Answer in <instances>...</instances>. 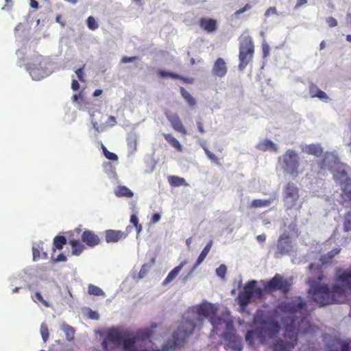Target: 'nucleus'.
Wrapping results in <instances>:
<instances>
[{
	"label": "nucleus",
	"mask_w": 351,
	"mask_h": 351,
	"mask_svg": "<svg viewBox=\"0 0 351 351\" xmlns=\"http://www.w3.org/2000/svg\"><path fill=\"white\" fill-rule=\"evenodd\" d=\"M218 307L212 303L204 302L189 308L183 315L182 321L185 326L193 325L195 328L208 319L213 326L211 335H218L224 341L226 350L241 351V339L235 335L233 322L229 311L218 315Z\"/></svg>",
	"instance_id": "f257e3e1"
},
{
	"label": "nucleus",
	"mask_w": 351,
	"mask_h": 351,
	"mask_svg": "<svg viewBox=\"0 0 351 351\" xmlns=\"http://www.w3.org/2000/svg\"><path fill=\"white\" fill-rule=\"evenodd\" d=\"M340 250V248H335L326 255L321 256L318 263H313L308 265L309 271L312 274L315 273V276L308 279L310 287L308 293L311 298L321 306L333 302H342L344 300V295L348 291H351V267L337 276L336 283L331 289L320 283L324 278L322 267L328 264Z\"/></svg>",
	"instance_id": "f03ea898"
},
{
	"label": "nucleus",
	"mask_w": 351,
	"mask_h": 351,
	"mask_svg": "<svg viewBox=\"0 0 351 351\" xmlns=\"http://www.w3.org/2000/svg\"><path fill=\"white\" fill-rule=\"evenodd\" d=\"M276 313L284 326V337L288 346H295L298 332H311V326L307 319L308 311L301 298H295L282 302L278 306Z\"/></svg>",
	"instance_id": "7ed1b4c3"
},
{
	"label": "nucleus",
	"mask_w": 351,
	"mask_h": 351,
	"mask_svg": "<svg viewBox=\"0 0 351 351\" xmlns=\"http://www.w3.org/2000/svg\"><path fill=\"white\" fill-rule=\"evenodd\" d=\"M322 169H328L335 182L341 184L340 192L336 191L334 198L339 204L348 206L347 201L351 200V179L348 177V167L340 162L336 151L326 152L321 164Z\"/></svg>",
	"instance_id": "20e7f679"
},
{
	"label": "nucleus",
	"mask_w": 351,
	"mask_h": 351,
	"mask_svg": "<svg viewBox=\"0 0 351 351\" xmlns=\"http://www.w3.org/2000/svg\"><path fill=\"white\" fill-rule=\"evenodd\" d=\"M152 335V332L149 328H145L138 330L136 335L131 332H121L115 328L109 329L106 336L105 337L101 346L104 351H109L113 348H121L125 351V337L131 335L134 337L135 344L138 348H143L140 344V341L149 339Z\"/></svg>",
	"instance_id": "39448f33"
},
{
	"label": "nucleus",
	"mask_w": 351,
	"mask_h": 351,
	"mask_svg": "<svg viewBox=\"0 0 351 351\" xmlns=\"http://www.w3.org/2000/svg\"><path fill=\"white\" fill-rule=\"evenodd\" d=\"M256 285V280H250L245 285L239 293L237 299L242 311H244L250 302L262 297L263 289L258 287Z\"/></svg>",
	"instance_id": "423d86ee"
},
{
	"label": "nucleus",
	"mask_w": 351,
	"mask_h": 351,
	"mask_svg": "<svg viewBox=\"0 0 351 351\" xmlns=\"http://www.w3.org/2000/svg\"><path fill=\"white\" fill-rule=\"evenodd\" d=\"M26 70L34 80H40L52 73L51 65L43 57L38 56L26 66Z\"/></svg>",
	"instance_id": "0eeeda50"
},
{
	"label": "nucleus",
	"mask_w": 351,
	"mask_h": 351,
	"mask_svg": "<svg viewBox=\"0 0 351 351\" xmlns=\"http://www.w3.org/2000/svg\"><path fill=\"white\" fill-rule=\"evenodd\" d=\"M279 164L283 170L291 175H297L300 167V156L294 149H287L285 153L279 158Z\"/></svg>",
	"instance_id": "6e6552de"
},
{
	"label": "nucleus",
	"mask_w": 351,
	"mask_h": 351,
	"mask_svg": "<svg viewBox=\"0 0 351 351\" xmlns=\"http://www.w3.org/2000/svg\"><path fill=\"white\" fill-rule=\"evenodd\" d=\"M254 53V44L250 36H245L241 38L239 48V69L243 71L247 64L252 60Z\"/></svg>",
	"instance_id": "1a4fd4ad"
},
{
	"label": "nucleus",
	"mask_w": 351,
	"mask_h": 351,
	"mask_svg": "<svg viewBox=\"0 0 351 351\" xmlns=\"http://www.w3.org/2000/svg\"><path fill=\"white\" fill-rule=\"evenodd\" d=\"M299 189L293 183H289L285 191L284 201L287 208L290 209L296 205L299 198Z\"/></svg>",
	"instance_id": "9d476101"
},
{
	"label": "nucleus",
	"mask_w": 351,
	"mask_h": 351,
	"mask_svg": "<svg viewBox=\"0 0 351 351\" xmlns=\"http://www.w3.org/2000/svg\"><path fill=\"white\" fill-rule=\"evenodd\" d=\"M290 284L287 279L283 278L280 275L276 274L265 285V289L269 291L280 289L285 293L289 290Z\"/></svg>",
	"instance_id": "9b49d317"
},
{
	"label": "nucleus",
	"mask_w": 351,
	"mask_h": 351,
	"mask_svg": "<svg viewBox=\"0 0 351 351\" xmlns=\"http://www.w3.org/2000/svg\"><path fill=\"white\" fill-rule=\"evenodd\" d=\"M258 330L260 337H272L280 331V326L274 320L263 321L261 322Z\"/></svg>",
	"instance_id": "f8f14e48"
},
{
	"label": "nucleus",
	"mask_w": 351,
	"mask_h": 351,
	"mask_svg": "<svg viewBox=\"0 0 351 351\" xmlns=\"http://www.w3.org/2000/svg\"><path fill=\"white\" fill-rule=\"evenodd\" d=\"M292 250L290 237L285 234L280 236L277 243L276 257L289 254Z\"/></svg>",
	"instance_id": "ddd939ff"
},
{
	"label": "nucleus",
	"mask_w": 351,
	"mask_h": 351,
	"mask_svg": "<svg viewBox=\"0 0 351 351\" xmlns=\"http://www.w3.org/2000/svg\"><path fill=\"white\" fill-rule=\"evenodd\" d=\"M227 71L228 68L224 60L221 58H217L212 69L213 73L219 77H223L226 75Z\"/></svg>",
	"instance_id": "4468645a"
},
{
	"label": "nucleus",
	"mask_w": 351,
	"mask_h": 351,
	"mask_svg": "<svg viewBox=\"0 0 351 351\" xmlns=\"http://www.w3.org/2000/svg\"><path fill=\"white\" fill-rule=\"evenodd\" d=\"M106 241L107 243H117L122 239L126 237L121 230H108L105 232Z\"/></svg>",
	"instance_id": "2eb2a0df"
},
{
	"label": "nucleus",
	"mask_w": 351,
	"mask_h": 351,
	"mask_svg": "<svg viewBox=\"0 0 351 351\" xmlns=\"http://www.w3.org/2000/svg\"><path fill=\"white\" fill-rule=\"evenodd\" d=\"M302 150L304 153L319 157L323 153V148L319 143H313L302 146Z\"/></svg>",
	"instance_id": "dca6fc26"
},
{
	"label": "nucleus",
	"mask_w": 351,
	"mask_h": 351,
	"mask_svg": "<svg viewBox=\"0 0 351 351\" xmlns=\"http://www.w3.org/2000/svg\"><path fill=\"white\" fill-rule=\"evenodd\" d=\"M82 239L86 245L90 247L95 246L99 243V239L93 232L86 230L82 235Z\"/></svg>",
	"instance_id": "f3484780"
},
{
	"label": "nucleus",
	"mask_w": 351,
	"mask_h": 351,
	"mask_svg": "<svg viewBox=\"0 0 351 351\" xmlns=\"http://www.w3.org/2000/svg\"><path fill=\"white\" fill-rule=\"evenodd\" d=\"M256 148L263 152H277L278 151V145L269 139H265L259 142L256 145Z\"/></svg>",
	"instance_id": "a211bd4d"
},
{
	"label": "nucleus",
	"mask_w": 351,
	"mask_h": 351,
	"mask_svg": "<svg viewBox=\"0 0 351 351\" xmlns=\"http://www.w3.org/2000/svg\"><path fill=\"white\" fill-rule=\"evenodd\" d=\"M167 119L171 123L172 127L176 131L181 132L184 134H186V131L184 128L180 118L176 114H167Z\"/></svg>",
	"instance_id": "6ab92c4d"
},
{
	"label": "nucleus",
	"mask_w": 351,
	"mask_h": 351,
	"mask_svg": "<svg viewBox=\"0 0 351 351\" xmlns=\"http://www.w3.org/2000/svg\"><path fill=\"white\" fill-rule=\"evenodd\" d=\"M309 93L313 98L317 97L319 100L324 102H328L329 101V97L327 94L319 89L317 86L314 84H311L309 86Z\"/></svg>",
	"instance_id": "aec40b11"
},
{
	"label": "nucleus",
	"mask_w": 351,
	"mask_h": 351,
	"mask_svg": "<svg viewBox=\"0 0 351 351\" xmlns=\"http://www.w3.org/2000/svg\"><path fill=\"white\" fill-rule=\"evenodd\" d=\"M186 261H183L179 265L174 267L168 274L162 282L163 286H166L171 282L179 274L184 266L186 264Z\"/></svg>",
	"instance_id": "412c9836"
},
{
	"label": "nucleus",
	"mask_w": 351,
	"mask_h": 351,
	"mask_svg": "<svg viewBox=\"0 0 351 351\" xmlns=\"http://www.w3.org/2000/svg\"><path fill=\"white\" fill-rule=\"evenodd\" d=\"M213 242V240H210L209 243L204 247L199 256H198L195 265L193 267L192 271H194L195 269L203 263L212 247Z\"/></svg>",
	"instance_id": "4be33fe9"
},
{
	"label": "nucleus",
	"mask_w": 351,
	"mask_h": 351,
	"mask_svg": "<svg viewBox=\"0 0 351 351\" xmlns=\"http://www.w3.org/2000/svg\"><path fill=\"white\" fill-rule=\"evenodd\" d=\"M199 25L208 32H213L217 28L216 21L212 19H202L200 20Z\"/></svg>",
	"instance_id": "5701e85b"
},
{
	"label": "nucleus",
	"mask_w": 351,
	"mask_h": 351,
	"mask_svg": "<svg viewBox=\"0 0 351 351\" xmlns=\"http://www.w3.org/2000/svg\"><path fill=\"white\" fill-rule=\"evenodd\" d=\"M276 199V197H270L267 199H254L251 202L250 206L252 208H261V207H268L271 205V204Z\"/></svg>",
	"instance_id": "b1692460"
},
{
	"label": "nucleus",
	"mask_w": 351,
	"mask_h": 351,
	"mask_svg": "<svg viewBox=\"0 0 351 351\" xmlns=\"http://www.w3.org/2000/svg\"><path fill=\"white\" fill-rule=\"evenodd\" d=\"M60 330L64 333L66 339L71 341L74 339L75 329L69 324L64 323L60 326Z\"/></svg>",
	"instance_id": "393cba45"
},
{
	"label": "nucleus",
	"mask_w": 351,
	"mask_h": 351,
	"mask_svg": "<svg viewBox=\"0 0 351 351\" xmlns=\"http://www.w3.org/2000/svg\"><path fill=\"white\" fill-rule=\"evenodd\" d=\"M114 194L117 197H131L134 195L133 192L125 186H118L114 191Z\"/></svg>",
	"instance_id": "a878e982"
},
{
	"label": "nucleus",
	"mask_w": 351,
	"mask_h": 351,
	"mask_svg": "<svg viewBox=\"0 0 351 351\" xmlns=\"http://www.w3.org/2000/svg\"><path fill=\"white\" fill-rule=\"evenodd\" d=\"M69 243L71 245L72 254L73 255L78 256L82 252L84 245L80 241L71 240Z\"/></svg>",
	"instance_id": "bb28decb"
},
{
	"label": "nucleus",
	"mask_w": 351,
	"mask_h": 351,
	"mask_svg": "<svg viewBox=\"0 0 351 351\" xmlns=\"http://www.w3.org/2000/svg\"><path fill=\"white\" fill-rule=\"evenodd\" d=\"M163 135L165 139L169 142L172 147L180 152H182V146L176 138H174L171 134H164Z\"/></svg>",
	"instance_id": "cd10ccee"
},
{
	"label": "nucleus",
	"mask_w": 351,
	"mask_h": 351,
	"mask_svg": "<svg viewBox=\"0 0 351 351\" xmlns=\"http://www.w3.org/2000/svg\"><path fill=\"white\" fill-rule=\"evenodd\" d=\"M31 298L36 304H38V302H40L45 307L49 308L51 306V304L49 302H47L46 300H45L43 296L42 295V294L38 291H36L34 294H32L31 295Z\"/></svg>",
	"instance_id": "c85d7f7f"
},
{
	"label": "nucleus",
	"mask_w": 351,
	"mask_h": 351,
	"mask_svg": "<svg viewBox=\"0 0 351 351\" xmlns=\"http://www.w3.org/2000/svg\"><path fill=\"white\" fill-rule=\"evenodd\" d=\"M154 259H152L150 263H145L142 266V267L139 271L138 278H143L144 277H145L147 276V274H148V272L149 271V270H150L151 267H152V265H154Z\"/></svg>",
	"instance_id": "c756f323"
},
{
	"label": "nucleus",
	"mask_w": 351,
	"mask_h": 351,
	"mask_svg": "<svg viewBox=\"0 0 351 351\" xmlns=\"http://www.w3.org/2000/svg\"><path fill=\"white\" fill-rule=\"evenodd\" d=\"M88 293L93 295L105 296V293L101 288L91 284H90L88 287Z\"/></svg>",
	"instance_id": "7c9ffc66"
},
{
	"label": "nucleus",
	"mask_w": 351,
	"mask_h": 351,
	"mask_svg": "<svg viewBox=\"0 0 351 351\" xmlns=\"http://www.w3.org/2000/svg\"><path fill=\"white\" fill-rule=\"evenodd\" d=\"M180 92L183 98L187 101L189 106H193L195 105V100L191 95L186 91L184 88H181Z\"/></svg>",
	"instance_id": "2f4dec72"
},
{
	"label": "nucleus",
	"mask_w": 351,
	"mask_h": 351,
	"mask_svg": "<svg viewBox=\"0 0 351 351\" xmlns=\"http://www.w3.org/2000/svg\"><path fill=\"white\" fill-rule=\"evenodd\" d=\"M260 337V334L258 330H250L245 335V341L250 345L252 346L254 344V337Z\"/></svg>",
	"instance_id": "473e14b6"
},
{
	"label": "nucleus",
	"mask_w": 351,
	"mask_h": 351,
	"mask_svg": "<svg viewBox=\"0 0 351 351\" xmlns=\"http://www.w3.org/2000/svg\"><path fill=\"white\" fill-rule=\"evenodd\" d=\"M169 183L175 186H182L185 184V180L178 176H172L169 177Z\"/></svg>",
	"instance_id": "72a5a7b5"
},
{
	"label": "nucleus",
	"mask_w": 351,
	"mask_h": 351,
	"mask_svg": "<svg viewBox=\"0 0 351 351\" xmlns=\"http://www.w3.org/2000/svg\"><path fill=\"white\" fill-rule=\"evenodd\" d=\"M66 239L63 236H56L53 239V244L58 250H61L66 243Z\"/></svg>",
	"instance_id": "f704fd0d"
},
{
	"label": "nucleus",
	"mask_w": 351,
	"mask_h": 351,
	"mask_svg": "<svg viewBox=\"0 0 351 351\" xmlns=\"http://www.w3.org/2000/svg\"><path fill=\"white\" fill-rule=\"evenodd\" d=\"M40 335H41L43 341L46 342L49 338V331H48L47 326L45 323H43L41 324L40 328Z\"/></svg>",
	"instance_id": "c9c22d12"
},
{
	"label": "nucleus",
	"mask_w": 351,
	"mask_h": 351,
	"mask_svg": "<svg viewBox=\"0 0 351 351\" xmlns=\"http://www.w3.org/2000/svg\"><path fill=\"white\" fill-rule=\"evenodd\" d=\"M86 25L91 30L97 29L99 27L98 23L93 16H88L86 19Z\"/></svg>",
	"instance_id": "e433bc0d"
},
{
	"label": "nucleus",
	"mask_w": 351,
	"mask_h": 351,
	"mask_svg": "<svg viewBox=\"0 0 351 351\" xmlns=\"http://www.w3.org/2000/svg\"><path fill=\"white\" fill-rule=\"evenodd\" d=\"M102 150L105 157L108 160L114 161L118 160L117 156L115 154L109 152L104 145H102Z\"/></svg>",
	"instance_id": "4c0bfd02"
},
{
	"label": "nucleus",
	"mask_w": 351,
	"mask_h": 351,
	"mask_svg": "<svg viewBox=\"0 0 351 351\" xmlns=\"http://www.w3.org/2000/svg\"><path fill=\"white\" fill-rule=\"evenodd\" d=\"M204 150L205 152L206 155L207 157L214 163H215L217 165H220L219 160L218 158L211 152H210L207 147H204Z\"/></svg>",
	"instance_id": "58836bf2"
},
{
	"label": "nucleus",
	"mask_w": 351,
	"mask_h": 351,
	"mask_svg": "<svg viewBox=\"0 0 351 351\" xmlns=\"http://www.w3.org/2000/svg\"><path fill=\"white\" fill-rule=\"evenodd\" d=\"M158 73L162 77H171V78H173V79H180V76L178 75V74H176V73H173L171 72L165 71L163 70L158 71Z\"/></svg>",
	"instance_id": "ea45409f"
},
{
	"label": "nucleus",
	"mask_w": 351,
	"mask_h": 351,
	"mask_svg": "<svg viewBox=\"0 0 351 351\" xmlns=\"http://www.w3.org/2000/svg\"><path fill=\"white\" fill-rule=\"evenodd\" d=\"M344 230L346 231L351 230V210L348 211L346 214L344 222Z\"/></svg>",
	"instance_id": "a19ab883"
},
{
	"label": "nucleus",
	"mask_w": 351,
	"mask_h": 351,
	"mask_svg": "<svg viewBox=\"0 0 351 351\" xmlns=\"http://www.w3.org/2000/svg\"><path fill=\"white\" fill-rule=\"evenodd\" d=\"M227 267L224 264H221L218 268L216 269V274L221 278H224L226 274Z\"/></svg>",
	"instance_id": "79ce46f5"
},
{
	"label": "nucleus",
	"mask_w": 351,
	"mask_h": 351,
	"mask_svg": "<svg viewBox=\"0 0 351 351\" xmlns=\"http://www.w3.org/2000/svg\"><path fill=\"white\" fill-rule=\"evenodd\" d=\"M32 252H33V260L34 261H36L40 256V253L38 250V247H36L35 245H33Z\"/></svg>",
	"instance_id": "37998d69"
},
{
	"label": "nucleus",
	"mask_w": 351,
	"mask_h": 351,
	"mask_svg": "<svg viewBox=\"0 0 351 351\" xmlns=\"http://www.w3.org/2000/svg\"><path fill=\"white\" fill-rule=\"evenodd\" d=\"M252 8V6L250 5V4H246L243 8L239 10H237L235 12H234V15L235 16H239L247 11H248L249 10H250Z\"/></svg>",
	"instance_id": "c03bdc74"
},
{
	"label": "nucleus",
	"mask_w": 351,
	"mask_h": 351,
	"mask_svg": "<svg viewBox=\"0 0 351 351\" xmlns=\"http://www.w3.org/2000/svg\"><path fill=\"white\" fill-rule=\"evenodd\" d=\"M88 318L93 320H98L99 319V315L97 312L89 310L88 313Z\"/></svg>",
	"instance_id": "a18cd8bd"
},
{
	"label": "nucleus",
	"mask_w": 351,
	"mask_h": 351,
	"mask_svg": "<svg viewBox=\"0 0 351 351\" xmlns=\"http://www.w3.org/2000/svg\"><path fill=\"white\" fill-rule=\"evenodd\" d=\"M326 23L330 27H334L337 25V21L332 16L326 19Z\"/></svg>",
	"instance_id": "49530a36"
},
{
	"label": "nucleus",
	"mask_w": 351,
	"mask_h": 351,
	"mask_svg": "<svg viewBox=\"0 0 351 351\" xmlns=\"http://www.w3.org/2000/svg\"><path fill=\"white\" fill-rule=\"evenodd\" d=\"M276 14H277L276 8L275 7H270L266 10V12L265 13V16L268 17V16H270L271 15H274Z\"/></svg>",
	"instance_id": "de8ad7c7"
},
{
	"label": "nucleus",
	"mask_w": 351,
	"mask_h": 351,
	"mask_svg": "<svg viewBox=\"0 0 351 351\" xmlns=\"http://www.w3.org/2000/svg\"><path fill=\"white\" fill-rule=\"evenodd\" d=\"M137 59H138V57H136V56H133V57L125 56L122 58L121 63L125 64V63H129V62H133Z\"/></svg>",
	"instance_id": "09e8293b"
},
{
	"label": "nucleus",
	"mask_w": 351,
	"mask_h": 351,
	"mask_svg": "<svg viewBox=\"0 0 351 351\" xmlns=\"http://www.w3.org/2000/svg\"><path fill=\"white\" fill-rule=\"evenodd\" d=\"M263 51L264 56H268L269 53V47L266 43H263Z\"/></svg>",
	"instance_id": "8fccbe9b"
},
{
	"label": "nucleus",
	"mask_w": 351,
	"mask_h": 351,
	"mask_svg": "<svg viewBox=\"0 0 351 351\" xmlns=\"http://www.w3.org/2000/svg\"><path fill=\"white\" fill-rule=\"evenodd\" d=\"M71 88L73 90H77L80 88V84L76 80H73Z\"/></svg>",
	"instance_id": "3c124183"
},
{
	"label": "nucleus",
	"mask_w": 351,
	"mask_h": 351,
	"mask_svg": "<svg viewBox=\"0 0 351 351\" xmlns=\"http://www.w3.org/2000/svg\"><path fill=\"white\" fill-rule=\"evenodd\" d=\"M56 262H64L66 261V257L62 254H59L57 258L54 260Z\"/></svg>",
	"instance_id": "603ef678"
},
{
	"label": "nucleus",
	"mask_w": 351,
	"mask_h": 351,
	"mask_svg": "<svg viewBox=\"0 0 351 351\" xmlns=\"http://www.w3.org/2000/svg\"><path fill=\"white\" fill-rule=\"evenodd\" d=\"M307 3V0H297L296 5L295 6V9H298L300 7L305 5Z\"/></svg>",
	"instance_id": "864d4df0"
},
{
	"label": "nucleus",
	"mask_w": 351,
	"mask_h": 351,
	"mask_svg": "<svg viewBox=\"0 0 351 351\" xmlns=\"http://www.w3.org/2000/svg\"><path fill=\"white\" fill-rule=\"evenodd\" d=\"M160 215L159 213H156L153 215L152 221V223H156L160 221Z\"/></svg>",
	"instance_id": "5fc2aeb1"
},
{
	"label": "nucleus",
	"mask_w": 351,
	"mask_h": 351,
	"mask_svg": "<svg viewBox=\"0 0 351 351\" xmlns=\"http://www.w3.org/2000/svg\"><path fill=\"white\" fill-rule=\"evenodd\" d=\"M138 221V218L136 215H133L131 216L130 222L136 227H137Z\"/></svg>",
	"instance_id": "6e6d98bb"
},
{
	"label": "nucleus",
	"mask_w": 351,
	"mask_h": 351,
	"mask_svg": "<svg viewBox=\"0 0 351 351\" xmlns=\"http://www.w3.org/2000/svg\"><path fill=\"white\" fill-rule=\"evenodd\" d=\"M75 73H76L77 77L79 78V80H82L83 68L78 69L75 71Z\"/></svg>",
	"instance_id": "4d7b16f0"
},
{
	"label": "nucleus",
	"mask_w": 351,
	"mask_h": 351,
	"mask_svg": "<svg viewBox=\"0 0 351 351\" xmlns=\"http://www.w3.org/2000/svg\"><path fill=\"white\" fill-rule=\"evenodd\" d=\"M256 239L258 242L263 243L266 239V235L264 234H259L257 236Z\"/></svg>",
	"instance_id": "13d9d810"
},
{
	"label": "nucleus",
	"mask_w": 351,
	"mask_h": 351,
	"mask_svg": "<svg viewBox=\"0 0 351 351\" xmlns=\"http://www.w3.org/2000/svg\"><path fill=\"white\" fill-rule=\"evenodd\" d=\"M341 351H350V346L348 343H343L341 346Z\"/></svg>",
	"instance_id": "bf43d9fd"
},
{
	"label": "nucleus",
	"mask_w": 351,
	"mask_h": 351,
	"mask_svg": "<svg viewBox=\"0 0 351 351\" xmlns=\"http://www.w3.org/2000/svg\"><path fill=\"white\" fill-rule=\"evenodd\" d=\"M30 6L32 8L37 9L38 8V3L35 0H30Z\"/></svg>",
	"instance_id": "052dcab7"
},
{
	"label": "nucleus",
	"mask_w": 351,
	"mask_h": 351,
	"mask_svg": "<svg viewBox=\"0 0 351 351\" xmlns=\"http://www.w3.org/2000/svg\"><path fill=\"white\" fill-rule=\"evenodd\" d=\"M197 129L201 133L205 132V130L203 128V124L200 121L197 122Z\"/></svg>",
	"instance_id": "680f3d73"
},
{
	"label": "nucleus",
	"mask_w": 351,
	"mask_h": 351,
	"mask_svg": "<svg viewBox=\"0 0 351 351\" xmlns=\"http://www.w3.org/2000/svg\"><path fill=\"white\" fill-rule=\"evenodd\" d=\"M193 271L192 270L182 279V282L185 283L191 276Z\"/></svg>",
	"instance_id": "e2e57ef3"
},
{
	"label": "nucleus",
	"mask_w": 351,
	"mask_h": 351,
	"mask_svg": "<svg viewBox=\"0 0 351 351\" xmlns=\"http://www.w3.org/2000/svg\"><path fill=\"white\" fill-rule=\"evenodd\" d=\"M102 90L101 89H97L94 91L93 93V96L94 97H98L99 95H101L102 94Z\"/></svg>",
	"instance_id": "0e129e2a"
},
{
	"label": "nucleus",
	"mask_w": 351,
	"mask_h": 351,
	"mask_svg": "<svg viewBox=\"0 0 351 351\" xmlns=\"http://www.w3.org/2000/svg\"><path fill=\"white\" fill-rule=\"evenodd\" d=\"M346 20L347 23L351 26V12L348 13Z\"/></svg>",
	"instance_id": "69168bd1"
},
{
	"label": "nucleus",
	"mask_w": 351,
	"mask_h": 351,
	"mask_svg": "<svg viewBox=\"0 0 351 351\" xmlns=\"http://www.w3.org/2000/svg\"><path fill=\"white\" fill-rule=\"evenodd\" d=\"M80 96V95H74L72 97V100L73 102H77L78 101V98Z\"/></svg>",
	"instance_id": "338daca9"
},
{
	"label": "nucleus",
	"mask_w": 351,
	"mask_h": 351,
	"mask_svg": "<svg viewBox=\"0 0 351 351\" xmlns=\"http://www.w3.org/2000/svg\"><path fill=\"white\" fill-rule=\"evenodd\" d=\"M191 242H192V238H189V239H186V243L188 247L190 246Z\"/></svg>",
	"instance_id": "774afa93"
}]
</instances>
